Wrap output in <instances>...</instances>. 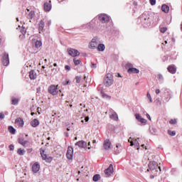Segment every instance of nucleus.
Returning a JSON list of instances; mask_svg holds the SVG:
<instances>
[{
  "label": "nucleus",
  "mask_w": 182,
  "mask_h": 182,
  "mask_svg": "<svg viewBox=\"0 0 182 182\" xmlns=\"http://www.w3.org/2000/svg\"><path fill=\"white\" fill-rule=\"evenodd\" d=\"M149 168L147 171H151L153 174H157V171H161V168L159 166V164H157V162L152 161L149 162Z\"/></svg>",
  "instance_id": "1"
},
{
  "label": "nucleus",
  "mask_w": 182,
  "mask_h": 182,
  "mask_svg": "<svg viewBox=\"0 0 182 182\" xmlns=\"http://www.w3.org/2000/svg\"><path fill=\"white\" fill-rule=\"evenodd\" d=\"M113 75H112V73H107L104 80V85L109 87L112 86V85H113Z\"/></svg>",
  "instance_id": "2"
},
{
  "label": "nucleus",
  "mask_w": 182,
  "mask_h": 182,
  "mask_svg": "<svg viewBox=\"0 0 182 182\" xmlns=\"http://www.w3.org/2000/svg\"><path fill=\"white\" fill-rule=\"evenodd\" d=\"M48 93L52 95L53 96H55L58 95V85H52L48 87Z\"/></svg>",
  "instance_id": "3"
},
{
  "label": "nucleus",
  "mask_w": 182,
  "mask_h": 182,
  "mask_svg": "<svg viewBox=\"0 0 182 182\" xmlns=\"http://www.w3.org/2000/svg\"><path fill=\"white\" fill-rule=\"evenodd\" d=\"M68 53L70 56H73V58H76V56H79L80 55V53L76 49L73 48H68Z\"/></svg>",
  "instance_id": "4"
},
{
  "label": "nucleus",
  "mask_w": 182,
  "mask_h": 182,
  "mask_svg": "<svg viewBox=\"0 0 182 182\" xmlns=\"http://www.w3.org/2000/svg\"><path fill=\"white\" fill-rule=\"evenodd\" d=\"M99 46V41H97V38L95 37L92 39L91 42L90 43V48L91 49H96L97 46Z\"/></svg>",
  "instance_id": "5"
},
{
  "label": "nucleus",
  "mask_w": 182,
  "mask_h": 182,
  "mask_svg": "<svg viewBox=\"0 0 182 182\" xmlns=\"http://www.w3.org/2000/svg\"><path fill=\"white\" fill-rule=\"evenodd\" d=\"M2 63L4 66H8L9 65V55L6 53H4L2 57Z\"/></svg>",
  "instance_id": "6"
},
{
  "label": "nucleus",
  "mask_w": 182,
  "mask_h": 182,
  "mask_svg": "<svg viewBox=\"0 0 182 182\" xmlns=\"http://www.w3.org/2000/svg\"><path fill=\"white\" fill-rule=\"evenodd\" d=\"M66 156L68 160H72V159H73V147L68 146Z\"/></svg>",
  "instance_id": "7"
},
{
  "label": "nucleus",
  "mask_w": 182,
  "mask_h": 182,
  "mask_svg": "<svg viewBox=\"0 0 182 182\" xmlns=\"http://www.w3.org/2000/svg\"><path fill=\"white\" fill-rule=\"evenodd\" d=\"M105 174L107 177H109L113 174V165L110 164L109 167L105 170Z\"/></svg>",
  "instance_id": "8"
},
{
  "label": "nucleus",
  "mask_w": 182,
  "mask_h": 182,
  "mask_svg": "<svg viewBox=\"0 0 182 182\" xmlns=\"http://www.w3.org/2000/svg\"><path fill=\"white\" fill-rule=\"evenodd\" d=\"M99 19L102 23H106V22H109V21H110V18L106 14L100 15Z\"/></svg>",
  "instance_id": "9"
},
{
  "label": "nucleus",
  "mask_w": 182,
  "mask_h": 182,
  "mask_svg": "<svg viewBox=\"0 0 182 182\" xmlns=\"http://www.w3.org/2000/svg\"><path fill=\"white\" fill-rule=\"evenodd\" d=\"M127 66H129V68L128 69V73H139L140 70L137 68H133V65L128 63Z\"/></svg>",
  "instance_id": "10"
},
{
  "label": "nucleus",
  "mask_w": 182,
  "mask_h": 182,
  "mask_svg": "<svg viewBox=\"0 0 182 182\" xmlns=\"http://www.w3.org/2000/svg\"><path fill=\"white\" fill-rule=\"evenodd\" d=\"M112 146V142L109 139H105L104 141L103 146L105 150H110V146Z\"/></svg>",
  "instance_id": "11"
},
{
  "label": "nucleus",
  "mask_w": 182,
  "mask_h": 182,
  "mask_svg": "<svg viewBox=\"0 0 182 182\" xmlns=\"http://www.w3.org/2000/svg\"><path fill=\"white\" fill-rule=\"evenodd\" d=\"M75 146H78L80 149H86V147H87V143L85 141H79L75 143Z\"/></svg>",
  "instance_id": "12"
},
{
  "label": "nucleus",
  "mask_w": 182,
  "mask_h": 182,
  "mask_svg": "<svg viewBox=\"0 0 182 182\" xmlns=\"http://www.w3.org/2000/svg\"><path fill=\"white\" fill-rule=\"evenodd\" d=\"M39 170H41V165H39V164L38 162H36L32 166V171H33V173H38V171H39Z\"/></svg>",
  "instance_id": "13"
},
{
  "label": "nucleus",
  "mask_w": 182,
  "mask_h": 182,
  "mask_svg": "<svg viewBox=\"0 0 182 182\" xmlns=\"http://www.w3.org/2000/svg\"><path fill=\"white\" fill-rule=\"evenodd\" d=\"M29 77H30L31 80H35V79H36V77H38V75H36V71L31 70L29 72Z\"/></svg>",
  "instance_id": "14"
},
{
  "label": "nucleus",
  "mask_w": 182,
  "mask_h": 182,
  "mask_svg": "<svg viewBox=\"0 0 182 182\" xmlns=\"http://www.w3.org/2000/svg\"><path fill=\"white\" fill-rule=\"evenodd\" d=\"M135 117L136 120H138V122H140L141 123H146L147 122V120L141 117V115H140L139 114H136Z\"/></svg>",
  "instance_id": "15"
},
{
  "label": "nucleus",
  "mask_w": 182,
  "mask_h": 182,
  "mask_svg": "<svg viewBox=\"0 0 182 182\" xmlns=\"http://www.w3.org/2000/svg\"><path fill=\"white\" fill-rule=\"evenodd\" d=\"M168 70L169 73H172V75H174L177 72V69L176 68V66L174 65H169L168 67Z\"/></svg>",
  "instance_id": "16"
},
{
  "label": "nucleus",
  "mask_w": 182,
  "mask_h": 182,
  "mask_svg": "<svg viewBox=\"0 0 182 182\" xmlns=\"http://www.w3.org/2000/svg\"><path fill=\"white\" fill-rule=\"evenodd\" d=\"M50 9H52V5L50 4V3H45L44 4V11H46V12H49V11H50Z\"/></svg>",
  "instance_id": "17"
},
{
  "label": "nucleus",
  "mask_w": 182,
  "mask_h": 182,
  "mask_svg": "<svg viewBox=\"0 0 182 182\" xmlns=\"http://www.w3.org/2000/svg\"><path fill=\"white\" fill-rule=\"evenodd\" d=\"M161 11L165 14H168V11H170V7L166 4H163L161 6Z\"/></svg>",
  "instance_id": "18"
},
{
  "label": "nucleus",
  "mask_w": 182,
  "mask_h": 182,
  "mask_svg": "<svg viewBox=\"0 0 182 182\" xmlns=\"http://www.w3.org/2000/svg\"><path fill=\"white\" fill-rule=\"evenodd\" d=\"M31 125L32 127H38L39 126V120L37 119H34L33 121L31 122Z\"/></svg>",
  "instance_id": "19"
},
{
  "label": "nucleus",
  "mask_w": 182,
  "mask_h": 182,
  "mask_svg": "<svg viewBox=\"0 0 182 182\" xmlns=\"http://www.w3.org/2000/svg\"><path fill=\"white\" fill-rule=\"evenodd\" d=\"M97 48L99 52H103L105 49H106V46H105V44H102V43L98 44V46Z\"/></svg>",
  "instance_id": "20"
},
{
  "label": "nucleus",
  "mask_w": 182,
  "mask_h": 182,
  "mask_svg": "<svg viewBox=\"0 0 182 182\" xmlns=\"http://www.w3.org/2000/svg\"><path fill=\"white\" fill-rule=\"evenodd\" d=\"M18 143L21 144V146H26L28 141H25L23 137L18 138Z\"/></svg>",
  "instance_id": "21"
},
{
  "label": "nucleus",
  "mask_w": 182,
  "mask_h": 182,
  "mask_svg": "<svg viewBox=\"0 0 182 182\" xmlns=\"http://www.w3.org/2000/svg\"><path fill=\"white\" fill-rule=\"evenodd\" d=\"M43 28H45V22L41 20L40 21V23L38 25V30L41 31H43Z\"/></svg>",
  "instance_id": "22"
},
{
  "label": "nucleus",
  "mask_w": 182,
  "mask_h": 182,
  "mask_svg": "<svg viewBox=\"0 0 182 182\" xmlns=\"http://www.w3.org/2000/svg\"><path fill=\"white\" fill-rule=\"evenodd\" d=\"M110 119H112L113 120L117 122V120H119V117L117 116V114L116 112H114L110 116Z\"/></svg>",
  "instance_id": "23"
},
{
  "label": "nucleus",
  "mask_w": 182,
  "mask_h": 182,
  "mask_svg": "<svg viewBox=\"0 0 182 182\" xmlns=\"http://www.w3.org/2000/svg\"><path fill=\"white\" fill-rule=\"evenodd\" d=\"M21 33L22 35H20V38H25V35H26V28H25V27H22L21 29Z\"/></svg>",
  "instance_id": "24"
},
{
  "label": "nucleus",
  "mask_w": 182,
  "mask_h": 182,
  "mask_svg": "<svg viewBox=\"0 0 182 182\" xmlns=\"http://www.w3.org/2000/svg\"><path fill=\"white\" fill-rule=\"evenodd\" d=\"M17 153L19 156H23L25 153H26V151H25V149H18Z\"/></svg>",
  "instance_id": "25"
},
{
  "label": "nucleus",
  "mask_w": 182,
  "mask_h": 182,
  "mask_svg": "<svg viewBox=\"0 0 182 182\" xmlns=\"http://www.w3.org/2000/svg\"><path fill=\"white\" fill-rule=\"evenodd\" d=\"M16 123H18L20 126H23V119H22V118H17Z\"/></svg>",
  "instance_id": "26"
},
{
  "label": "nucleus",
  "mask_w": 182,
  "mask_h": 182,
  "mask_svg": "<svg viewBox=\"0 0 182 182\" xmlns=\"http://www.w3.org/2000/svg\"><path fill=\"white\" fill-rule=\"evenodd\" d=\"M8 130L10 132V133H11V134H15L16 129H14V127L9 126L8 127Z\"/></svg>",
  "instance_id": "27"
},
{
  "label": "nucleus",
  "mask_w": 182,
  "mask_h": 182,
  "mask_svg": "<svg viewBox=\"0 0 182 182\" xmlns=\"http://www.w3.org/2000/svg\"><path fill=\"white\" fill-rule=\"evenodd\" d=\"M93 181H99L100 180V174H96L93 176L92 178Z\"/></svg>",
  "instance_id": "28"
},
{
  "label": "nucleus",
  "mask_w": 182,
  "mask_h": 182,
  "mask_svg": "<svg viewBox=\"0 0 182 182\" xmlns=\"http://www.w3.org/2000/svg\"><path fill=\"white\" fill-rule=\"evenodd\" d=\"M41 155L43 159V160H46V154H45V151L41 149Z\"/></svg>",
  "instance_id": "29"
},
{
  "label": "nucleus",
  "mask_w": 182,
  "mask_h": 182,
  "mask_svg": "<svg viewBox=\"0 0 182 182\" xmlns=\"http://www.w3.org/2000/svg\"><path fill=\"white\" fill-rule=\"evenodd\" d=\"M42 46V41H36V48H41Z\"/></svg>",
  "instance_id": "30"
},
{
  "label": "nucleus",
  "mask_w": 182,
  "mask_h": 182,
  "mask_svg": "<svg viewBox=\"0 0 182 182\" xmlns=\"http://www.w3.org/2000/svg\"><path fill=\"white\" fill-rule=\"evenodd\" d=\"M76 83H80V80H82V76H76L75 77Z\"/></svg>",
  "instance_id": "31"
},
{
  "label": "nucleus",
  "mask_w": 182,
  "mask_h": 182,
  "mask_svg": "<svg viewBox=\"0 0 182 182\" xmlns=\"http://www.w3.org/2000/svg\"><path fill=\"white\" fill-rule=\"evenodd\" d=\"M168 134H169V136H175L176 131L168 130Z\"/></svg>",
  "instance_id": "32"
},
{
  "label": "nucleus",
  "mask_w": 182,
  "mask_h": 182,
  "mask_svg": "<svg viewBox=\"0 0 182 182\" xmlns=\"http://www.w3.org/2000/svg\"><path fill=\"white\" fill-rule=\"evenodd\" d=\"M19 102V100L16 98H13L12 99V105H18V102Z\"/></svg>",
  "instance_id": "33"
},
{
  "label": "nucleus",
  "mask_w": 182,
  "mask_h": 182,
  "mask_svg": "<svg viewBox=\"0 0 182 182\" xmlns=\"http://www.w3.org/2000/svg\"><path fill=\"white\" fill-rule=\"evenodd\" d=\"M146 97L149 99L150 103L153 102V100L151 99V95H150V93L147 92Z\"/></svg>",
  "instance_id": "34"
},
{
  "label": "nucleus",
  "mask_w": 182,
  "mask_h": 182,
  "mask_svg": "<svg viewBox=\"0 0 182 182\" xmlns=\"http://www.w3.org/2000/svg\"><path fill=\"white\" fill-rule=\"evenodd\" d=\"M73 62L75 65H80V60H76V58H74Z\"/></svg>",
  "instance_id": "35"
},
{
  "label": "nucleus",
  "mask_w": 182,
  "mask_h": 182,
  "mask_svg": "<svg viewBox=\"0 0 182 182\" xmlns=\"http://www.w3.org/2000/svg\"><path fill=\"white\" fill-rule=\"evenodd\" d=\"M170 124H177V119H171L169 121Z\"/></svg>",
  "instance_id": "36"
},
{
  "label": "nucleus",
  "mask_w": 182,
  "mask_h": 182,
  "mask_svg": "<svg viewBox=\"0 0 182 182\" xmlns=\"http://www.w3.org/2000/svg\"><path fill=\"white\" fill-rule=\"evenodd\" d=\"M166 31H167V28L166 27H162L160 28V32H161V33H164Z\"/></svg>",
  "instance_id": "37"
},
{
  "label": "nucleus",
  "mask_w": 182,
  "mask_h": 182,
  "mask_svg": "<svg viewBox=\"0 0 182 182\" xmlns=\"http://www.w3.org/2000/svg\"><path fill=\"white\" fill-rule=\"evenodd\" d=\"M28 16H30V18H33V16H35V12L31 11V12L28 14Z\"/></svg>",
  "instance_id": "38"
},
{
  "label": "nucleus",
  "mask_w": 182,
  "mask_h": 182,
  "mask_svg": "<svg viewBox=\"0 0 182 182\" xmlns=\"http://www.w3.org/2000/svg\"><path fill=\"white\" fill-rule=\"evenodd\" d=\"M131 139L132 138H129L128 141H129V143H130V146H134V143L133 142V141H130Z\"/></svg>",
  "instance_id": "39"
},
{
  "label": "nucleus",
  "mask_w": 182,
  "mask_h": 182,
  "mask_svg": "<svg viewBox=\"0 0 182 182\" xmlns=\"http://www.w3.org/2000/svg\"><path fill=\"white\" fill-rule=\"evenodd\" d=\"M151 5H156V0H150Z\"/></svg>",
  "instance_id": "40"
},
{
  "label": "nucleus",
  "mask_w": 182,
  "mask_h": 182,
  "mask_svg": "<svg viewBox=\"0 0 182 182\" xmlns=\"http://www.w3.org/2000/svg\"><path fill=\"white\" fill-rule=\"evenodd\" d=\"M9 150L11 151H12V150H14V145H12V144H11V145H9Z\"/></svg>",
  "instance_id": "41"
},
{
  "label": "nucleus",
  "mask_w": 182,
  "mask_h": 182,
  "mask_svg": "<svg viewBox=\"0 0 182 182\" xmlns=\"http://www.w3.org/2000/svg\"><path fill=\"white\" fill-rule=\"evenodd\" d=\"M0 119H5V114H4L3 113H0Z\"/></svg>",
  "instance_id": "42"
},
{
  "label": "nucleus",
  "mask_w": 182,
  "mask_h": 182,
  "mask_svg": "<svg viewBox=\"0 0 182 182\" xmlns=\"http://www.w3.org/2000/svg\"><path fill=\"white\" fill-rule=\"evenodd\" d=\"M135 146H136V147L140 146V144L137 141V139H135Z\"/></svg>",
  "instance_id": "43"
},
{
  "label": "nucleus",
  "mask_w": 182,
  "mask_h": 182,
  "mask_svg": "<svg viewBox=\"0 0 182 182\" xmlns=\"http://www.w3.org/2000/svg\"><path fill=\"white\" fill-rule=\"evenodd\" d=\"M65 70H70V66H69V65H65Z\"/></svg>",
  "instance_id": "44"
},
{
  "label": "nucleus",
  "mask_w": 182,
  "mask_h": 182,
  "mask_svg": "<svg viewBox=\"0 0 182 182\" xmlns=\"http://www.w3.org/2000/svg\"><path fill=\"white\" fill-rule=\"evenodd\" d=\"M91 68H92L94 69H96V68H97V65L95 63H92V65H91Z\"/></svg>",
  "instance_id": "45"
},
{
  "label": "nucleus",
  "mask_w": 182,
  "mask_h": 182,
  "mask_svg": "<svg viewBox=\"0 0 182 182\" xmlns=\"http://www.w3.org/2000/svg\"><path fill=\"white\" fill-rule=\"evenodd\" d=\"M168 96H169L168 100H170V99H171V97H173V95H171V92H168Z\"/></svg>",
  "instance_id": "46"
},
{
  "label": "nucleus",
  "mask_w": 182,
  "mask_h": 182,
  "mask_svg": "<svg viewBox=\"0 0 182 182\" xmlns=\"http://www.w3.org/2000/svg\"><path fill=\"white\" fill-rule=\"evenodd\" d=\"M116 147H117V149H120V147H122V144H117L116 145Z\"/></svg>",
  "instance_id": "47"
},
{
  "label": "nucleus",
  "mask_w": 182,
  "mask_h": 182,
  "mask_svg": "<svg viewBox=\"0 0 182 182\" xmlns=\"http://www.w3.org/2000/svg\"><path fill=\"white\" fill-rule=\"evenodd\" d=\"M146 117L149 119V120H151V117H150V114H146Z\"/></svg>",
  "instance_id": "48"
},
{
  "label": "nucleus",
  "mask_w": 182,
  "mask_h": 182,
  "mask_svg": "<svg viewBox=\"0 0 182 182\" xmlns=\"http://www.w3.org/2000/svg\"><path fill=\"white\" fill-rule=\"evenodd\" d=\"M160 93V90L157 89L156 90V94L159 95Z\"/></svg>",
  "instance_id": "49"
},
{
  "label": "nucleus",
  "mask_w": 182,
  "mask_h": 182,
  "mask_svg": "<svg viewBox=\"0 0 182 182\" xmlns=\"http://www.w3.org/2000/svg\"><path fill=\"white\" fill-rule=\"evenodd\" d=\"M85 120L86 122H89V117H86L85 118Z\"/></svg>",
  "instance_id": "50"
},
{
  "label": "nucleus",
  "mask_w": 182,
  "mask_h": 182,
  "mask_svg": "<svg viewBox=\"0 0 182 182\" xmlns=\"http://www.w3.org/2000/svg\"><path fill=\"white\" fill-rule=\"evenodd\" d=\"M159 79H163V75L161 74L159 75Z\"/></svg>",
  "instance_id": "51"
},
{
  "label": "nucleus",
  "mask_w": 182,
  "mask_h": 182,
  "mask_svg": "<svg viewBox=\"0 0 182 182\" xmlns=\"http://www.w3.org/2000/svg\"><path fill=\"white\" fill-rule=\"evenodd\" d=\"M150 178H154V176L151 175V176H150Z\"/></svg>",
  "instance_id": "52"
},
{
  "label": "nucleus",
  "mask_w": 182,
  "mask_h": 182,
  "mask_svg": "<svg viewBox=\"0 0 182 182\" xmlns=\"http://www.w3.org/2000/svg\"><path fill=\"white\" fill-rule=\"evenodd\" d=\"M53 66L56 67V66H58V64L57 63H54Z\"/></svg>",
  "instance_id": "53"
},
{
  "label": "nucleus",
  "mask_w": 182,
  "mask_h": 182,
  "mask_svg": "<svg viewBox=\"0 0 182 182\" xmlns=\"http://www.w3.org/2000/svg\"><path fill=\"white\" fill-rule=\"evenodd\" d=\"M65 136H66V137H68L69 136V134L66 133Z\"/></svg>",
  "instance_id": "54"
},
{
  "label": "nucleus",
  "mask_w": 182,
  "mask_h": 182,
  "mask_svg": "<svg viewBox=\"0 0 182 182\" xmlns=\"http://www.w3.org/2000/svg\"><path fill=\"white\" fill-rule=\"evenodd\" d=\"M2 43V39L0 38V45Z\"/></svg>",
  "instance_id": "55"
},
{
  "label": "nucleus",
  "mask_w": 182,
  "mask_h": 182,
  "mask_svg": "<svg viewBox=\"0 0 182 182\" xmlns=\"http://www.w3.org/2000/svg\"><path fill=\"white\" fill-rule=\"evenodd\" d=\"M33 114H35L34 112H31V116H33Z\"/></svg>",
  "instance_id": "56"
},
{
  "label": "nucleus",
  "mask_w": 182,
  "mask_h": 182,
  "mask_svg": "<svg viewBox=\"0 0 182 182\" xmlns=\"http://www.w3.org/2000/svg\"><path fill=\"white\" fill-rule=\"evenodd\" d=\"M67 130H68V132H70V129L67 128Z\"/></svg>",
  "instance_id": "57"
},
{
  "label": "nucleus",
  "mask_w": 182,
  "mask_h": 182,
  "mask_svg": "<svg viewBox=\"0 0 182 182\" xmlns=\"http://www.w3.org/2000/svg\"><path fill=\"white\" fill-rule=\"evenodd\" d=\"M73 107V105H70V107Z\"/></svg>",
  "instance_id": "58"
},
{
  "label": "nucleus",
  "mask_w": 182,
  "mask_h": 182,
  "mask_svg": "<svg viewBox=\"0 0 182 182\" xmlns=\"http://www.w3.org/2000/svg\"><path fill=\"white\" fill-rule=\"evenodd\" d=\"M69 83V80L68 81H67V82H66V84L65 85H68Z\"/></svg>",
  "instance_id": "59"
},
{
  "label": "nucleus",
  "mask_w": 182,
  "mask_h": 182,
  "mask_svg": "<svg viewBox=\"0 0 182 182\" xmlns=\"http://www.w3.org/2000/svg\"><path fill=\"white\" fill-rule=\"evenodd\" d=\"M93 143H96V140H93Z\"/></svg>",
  "instance_id": "60"
},
{
  "label": "nucleus",
  "mask_w": 182,
  "mask_h": 182,
  "mask_svg": "<svg viewBox=\"0 0 182 182\" xmlns=\"http://www.w3.org/2000/svg\"><path fill=\"white\" fill-rule=\"evenodd\" d=\"M88 146H90V142H88Z\"/></svg>",
  "instance_id": "61"
},
{
  "label": "nucleus",
  "mask_w": 182,
  "mask_h": 182,
  "mask_svg": "<svg viewBox=\"0 0 182 182\" xmlns=\"http://www.w3.org/2000/svg\"><path fill=\"white\" fill-rule=\"evenodd\" d=\"M141 147H144V144H142V145H141Z\"/></svg>",
  "instance_id": "62"
},
{
  "label": "nucleus",
  "mask_w": 182,
  "mask_h": 182,
  "mask_svg": "<svg viewBox=\"0 0 182 182\" xmlns=\"http://www.w3.org/2000/svg\"><path fill=\"white\" fill-rule=\"evenodd\" d=\"M48 25H50V21L48 22Z\"/></svg>",
  "instance_id": "63"
},
{
  "label": "nucleus",
  "mask_w": 182,
  "mask_h": 182,
  "mask_svg": "<svg viewBox=\"0 0 182 182\" xmlns=\"http://www.w3.org/2000/svg\"><path fill=\"white\" fill-rule=\"evenodd\" d=\"M165 43L167 44V41H165Z\"/></svg>",
  "instance_id": "64"
}]
</instances>
